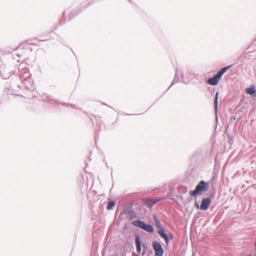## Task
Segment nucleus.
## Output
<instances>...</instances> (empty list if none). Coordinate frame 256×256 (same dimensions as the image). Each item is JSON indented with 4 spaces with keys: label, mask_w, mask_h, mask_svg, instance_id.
Instances as JSON below:
<instances>
[{
    "label": "nucleus",
    "mask_w": 256,
    "mask_h": 256,
    "mask_svg": "<svg viewBox=\"0 0 256 256\" xmlns=\"http://www.w3.org/2000/svg\"><path fill=\"white\" fill-rule=\"evenodd\" d=\"M211 202L209 198H204L202 199L201 204L200 206V209L202 210H206L209 208Z\"/></svg>",
    "instance_id": "5"
},
{
    "label": "nucleus",
    "mask_w": 256,
    "mask_h": 256,
    "mask_svg": "<svg viewBox=\"0 0 256 256\" xmlns=\"http://www.w3.org/2000/svg\"><path fill=\"white\" fill-rule=\"evenodd\" d=\"M115 205V202H113V201H110V202H108V205H107V206H106V208L107 210H110Z\"/></svg>",
    "instance_id": "10"
},
{
    "label": "nucleus",
    "mask_w": 256,
    "mask_h": 256,
    "mask_svg": "<svg viewBox=\"0 0 256 256\" xmlns=\"http://www.w3.org/2000/svg\"><path fill=\"white\" fill-rule=\"evenodd\" d=\"M209 186L208 182L201 181L196 186L194 190L190 192V194L192 196H195L202 192L207 191Z\"/></svg>",
    "instance_id": "2"
},
{
    "label": "nucleus",
    "mask_w": 256,
    "mask_h": 256,
    "mask_svg": "<svg viewBox=\"0 0 256 256\" xmlns=\"http://www.w3.org/2000/svg\"><path fill=\"white\" fill-rule=\"evenodd\" d=\"M218 92H217L216 94L215 98H214V107L215 109L216 110L218 108Z\"/></svg>",
    "instance_id": "9"
},
{
    "label": "nucleus",
    "mask_w": 256,
    "mask_h": 256,
    "mask_svg": "<svg viewBox=\"0 0 256 256\" xmlns=\"http://www.w3.org/2000/svg\"><path fill=\"white\" fill-rule=\"evenodd\" d=\"M246 92L248 94H253L256 93V90L254 89V87H250L246 89Z\"/></svg>",
    "instance_id": "8"
},
{
    "label": "nucleus",
    "mask_w": 256,
    "mask_h": 256,
    "mask_svg": "<svg viewBox=\"0 0 256 256\" xmlns=\"http://www.w3.org/2000/svg\"><path fill=\"white\" fill-rule=\"evenodd\" d=\"M150 202H152V204L150 206H152V205L153 204H154L156 202H157L158 201L156 200H150Z\"/></svg>",
    "instance_id": "12"
},
{
    "label": "nucleus",
    "mask_w": 256,
    "mask_h": 256,
    "mask_svg": "<svg viewBox=\"0 0 256 256\" xmlns=\"http://www.w3.org/2000/svg\"><path fill=\"white\" fill-rule=\"evenodd\" d=\"M136 246L137 252L139 253L140 252H141L140 242V238L138 236H137L136 238Z\"/></svg>",
    "instance_id": "7"
},
{
    "label": "nucleus",
    "mask_w": 256,
    "mask_h": 256,
    "mask_svg": "<svg viewBox=\"0 0 256 256\" xmlns=\"http://www.w3.org/2000/svg\"><path fill=\"white\" fill-rule=\"evenodd\" d=\"M154 220H155V222H156V226L160 229V228H162L160 227H161V224H160V222L157 219V218H156V216H154Z\"/></svg>",
    "instance_id": "11"
},
{
    "label": "nucleus",
    "mask_w": 256,
    "mask_h": 256,
    "mask_svg": "<svg viewBox=\"0 0 256 256\" xmlns=\"http://www.w3.org/2000/svg\"><path fill=\"white\" fill-rule=\"evenodd\" d=\"M152 245L155 250L156 256H162L164 254V250L160 244L157 242H154Z\"/></svg>",
    "instance_id": "4"
},
{
    "label": "nucleus",
    "mask_w": 256,
    "mask_h": 256,
    "mask_svg": "<svg viewBox=\"0 0 256 256\" xmlns=\"http://www.w3.org/2000/svg\"><path fill=\"white\" fill-rule=\"evenodd\" d=\"M196 206L197 208H200V206L197 202H196Z\"/></svg>",
    "instance_id": "13"
},
{
    "label": "nucleus",
    "mask_w": 256,
    "mask_h": 256,
    "mask_svg": "<svg viewBox=\"0 0 256 256\" xmlns=\"http://www.w3.org/2000/svg\"><path fill=\"white\" fill-rule=\"evenodd\" d=\"M132 224L136 226L139 227L148 232H152L154 228L150 224H146L140 220H135L132 222Z\"/></svg>",
    "instance_id": "3"
},
{
    "label": "nucleus",
    "mask_w": 256,
    "mask_h": 256,
    "mask_svg": "<svg viewBox=\"0 0 256 256\" xmlns=\"http://www.w3.org/2000/svg\"><path fill=\"white\" fill-rule=\"evenodd\" d=\"M232 66H229L222 68L218 73L215 74L212 78H210L208 80L207 82L212 86L216 85L218 84L222 75L229 69Z\"/></svg>",
    "instance_id": "1"
},
{
    "label": "nucleus",
    "mask_w": 256,
    "mask_h": 256,
    "mask_svg": "<svg viewBox=\"0 0 256 256\" xmlns=\"http://www.w3.org/2000/svg\"><path fill=\"white\" fill-rule=\"evenodd\" d=\"M158 234L164 240L166 243L168 242V238L167 234H166L164 230L162 228H160L158 230Z\"/></svg>",
    "instance_id": "6"
}]
</instances>
